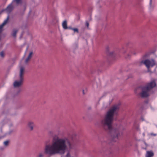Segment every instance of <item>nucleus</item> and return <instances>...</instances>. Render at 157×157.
<instances>
[{"label": "nucleus", "instance_id": "1", "mask_svg": "<svg viewBox=\"0 0 157 157\" xmlns=\"http://www.w3.org/2000/svg\"><path fill=\"white\" fill-rule=\"evenodd\" d=\"M67 147L69 149L73 147L72 144L68 138H57L54 140L51 144L46 146L45 151L46 154L50 155L62 154L64 153Z\"/></svg>", "mask_w": 157, "mask_h": 157}, {"label": "nucleus", "instance_id": "2", "mask_svg": "<svg viewBox=\"0 0 157 157\" xmlns=\"http://www.w3.org/2000/svg\"><path fill=\"white\" fill-rule=\"evenodd\" d=\"M118 109L117 106H114L108 112L104 118L101 121L102 127L112 134L113 140L114 141H117L120 136L118 130L113 128L112 126L114 113Z\"/></svg>", "mask_w": 157, "mask_h": 157}, {"label": "nucleus", "instance_id": "3", "mask_svg": "<svg viewBox=\"0 0 157 157\" xmlns=\"http://www.w3.org/2000/svg\"><path fill=\"white\" fill-rule=\"evenodd\" d=\"M156 85L154 81H152L145 86H141L137 88L136 90V92L138 90H141L139 94L140 96L142 98H146L149 95V92L150 90L154 87Z\"/></svg>", "mask_w": 157, "mask_h": 157}, {"label": "nucleus", "instance_id": "4", "mask_svg": "<svg viewBox=\"0 0 157 157\" xmlns=\"http://www.w3.org/2000/svg\"><path fill=\"white\" fill-rule=\"evenodd\" d=\"M25 73V68L22 66L20 67V80L19 81H16L13 83V86L14 87H18L22 84L23 81L24 74Z\"/></svg>", "mask_w": 157, "mask_h": 157}, {"label": "nucleus", "instance_id": "5", "mask_svg": "<svg viewBox=\"0 0 157 157\" xmlns=\"http://www.w3.org/2000/svg\"><path fill=\"white\" fill-rule=\"evenodd\" d=\"M140 64H144L148 69L150 67H152L155 65L156 62L154 59H146L140 62Z\"/></svg>", "mask_w": 157, "mask_h": 157}, {"label": "nucleus", "instance_id": "6", "mask_svg": "<svg viewBox=\"0 0 157 157\" xmlns=\"http://www.w3.org/2000/svg\"><path fill=\"white\" fill-rule=\"evenodd\" d=\"M13 9V6L12 3L10 4L5 9L3 10V11H6L7 13H9L12 11Z\"/></svg>", "mask_w": 157, "mask_h": 157}, {"label": "nucleus", "instance_id": "7", "mask_svg": "<svg viewBox=\"0 0 157 157\" xmlns=\"http://www.w3.org/2000/svg\"><path fill=\"white\" fill-rule=\"evenodd\" d=\"M33 54V52H31L29 53L28 57L25 59V63H27L30 60L31 58H32Z\"/></svg>", "mask_w": 157, "mask_h": 157}, {"label": "nucleus", "instance_id": "8", "mask_svg": "<svg viewBox=\"0 0 157 157\" xmlns=\"http://www.w3.org/2000/svg\"><path fill=\"white\" fill-rule=\"evenodd\" d=\"M78 137L75 134H73L71 136V139L73 142H76L77 140Z\"/></svg>", "mask_w": 157, "mask_h": 157}, {"label": "nucleus", "instance_id": "9", "mask_svg": "<svg viewBox=\"0 0 157 157\" xmlns=\"http://www.w3.org/2000/svg\"><path fill=\"white\" fill-rule=\"evenodd\" d=\"M153 155V153L152 151H147L146 155V157H152Z\"/></svg>", "mask_w": 157, "mask_h": 157}, {"label": "nucleus", "instance_id": "10", "mask_svg": "<svg viewBox=\"0 0 157 157\" xmlns=\"http://www.w3.org/2000/svg\"><path fill=\"white\" fill-rule=\"evenodd\" d=\"M28 125L29 127L30 128V130H32L33 129L34 124L33 122H29L28 123Z\"/></svg>", "mask_w": 157, "mask_h": 157}, {"label": "nucleus", "instance_id": "11", "mask_svg": "<svg viewBox=\"0 0 157 157\" xmlns=\"http://www.w3.org/2000/svg\"><path fill=\"white\" fill-rule=\"evenodd\" d=\"M138 52V51L136 49H134L132 50L130 52V55H135Z\"/></svg>", "mask_w": 157, "mask_h": 157}, {"label": "nucleus", "instance_id": "12", "mask_svg": "<svg viewBox=\"0 0 157 157\" xmlns=\"http://www.w3.org/2000/svg\"><path fill=\"white\" fill-rule=\"evenodd\" d=\"M62 26L64 29H66L67 28V22L66 21H64L63 23Z\"/></svg>", "mask_w": 157, "mask_h": 157}, {"label": "nucleus", "instance_id": "13", "mask_svg": "<svg viewBox=\"0 0 157 157\" xmlns=\"http://www.w3.org/2000/svg\"><path fill=\"white\" fill-rule=\"evenodd\" d=\"M17 31H18V30L16 29H14L13 30V33L12 34V36L14 37H15L16 36V33Z\"/></svg>", "mask_w": 157, "mask_h": 157}, {"label": "nucleus", "instance_id": "14", "mask_svg": "<svg viewBox=\"0 0 157 157\" xmlns=\"http://www.w3.org/2000/svg\"><path fill=\"white\" fill-rule=\"evenodd\" d=\"M0 55L2 57H4L5 53L3 51H2L0 53Z\"/></svg>", "mask_w": 157, "mask_h": 157}, {"label": "nucleus", "instance_id": "15", "mask_svg": "<svg viewBox=\"0 0 157 157\" xmlns=\"http://www.w3.org/2000/svg\"><path fill=\"white\" fill-rule=\"evenodd\" d=\"M15 1L17 4L21 3V0H15Z\"/></svg>", "mask_w": 157, "mask_h": 157}, {"label": "nucleus", "instance_id": "16", "mask_svg": "<svg viewBox=\"0 0 157 157\" xmlns=\"http://www.w3.org/2000/svg\"><path fill=\"white\" fill-rule=\"evenodd\" d=\"M71 29L73 30L74 32H76L77 33L78 32V29L77 28H71Z\"/></svg>", "mask_w": 157, "mask_h": 157}, {"label": "nucleus", "instance_id": "17", "mask_svg": "<svg viewBox=\"0 0 157 157\" xmlns=\"http://www.w3.org/2000/svg\"><path fill=\"white\" fill-rule=\"evenodd\" d=\"M109 56L111 57H113L114 56L113 52H111L109 53Z\"/></svg>", "mask_w": 157, "mask_h": 157}, {"label": "nucleus", "instance_id": "18", "mask_svg": "<svg viewBox=\"0 0 157 157\" xmlns=\"http://www.w3.org/2000/svg\"><path fill=\"white\" fill-rule=\"evenodd\" d=\"M9 143V141H6L4 143V144L5 146H7Z\"/></svg>", "mask_w": 157, "mask_h": 157}, {"label": "nucleus", "instance_id": "19", "mask_svg": "<svg viewBox=\"0 0 157 157\" xmlns=\"http://www.w3.org/2000/svg\"><path fill=\"white\" fill-rule=\"evenodd\" d=\"M66 157H70V154L69 153H68L67 155H66Z\"/></svg>", "mask_w": 157, "mask_h": 157}, {"label": "nucleus", "instance_id": "20", "mask_svg": "<svg viewBox=\"0 0 157 157\" xmlns=\"http://www.w3.org/2000/svg\"><path fill=\"white\" fill-rule=\"evenodd\" d=\"M43 155L42 153H40L39 154V157H43Z\"/></svg>", "mask_w": 157, "mask_h": 157}, {"label": "nucleus", "instance_id": "21", "mask_svg": "<svg viewBox=\"0 0 157 157\" xmlns=\"http://www.w3.org/2000/svg\"><path fill=\"white\" fill-rule=\"evenodd\" d=\"M86 25L87 27H88L89 26V23L88 22H86Z\"/></svg>", "mask_w": 157, "mask_h": 157}, {"label": "nucleus", "instance_id": "22", "mask_svg": "<svg viewBox=\"0 0 157 157\" xmlns=\"http://www.w3.org/2000/svg\"><path fill=\"white\" fill-rule=\"evenodd\" d=\"M151 136H156V134H153V133H151Z\"/></svg>", "mask_w": 157, "mask_h": 157}, {"label": "nucleus", "instance_id": "23", "mask_svg": "<svg viewBox=\"0 0 157 157\" xmlns=\"http://www.w3.org/2000/svg\"><path fill=\"white\" fill-rule=\"evenodd\" d=\"M152 1V0H150V5H151V4Z\"/></svg>", "mask_w": 157, "mask_h": 157}, {"label": "nucleus", "instance_id": "24", "mask_svg": "<svg viewBox=\"0 0 157 157\" xmlns=\"http://www.w3.org/2000/svg\"><path fill=\"white\" fill-rule=\"evenodd\" d=\"M82 92H83V94H84V90H83Z\"/></svg>", "mask_w": 157, "mask_h": 157}]
</instances>
